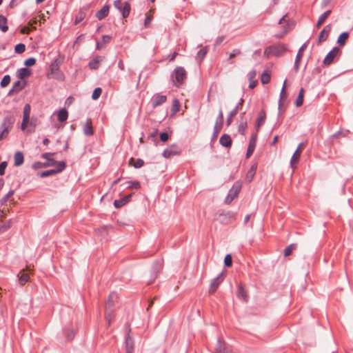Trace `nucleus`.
Wrapping results in <instances>:
<instances>
[{
    "label": "nucleus",
    "instance_id": "15",
    "mask_svg": "<svg viewBox=\"0 0 353 353\" xmlns=\"http://www.w3.org/2000/svg\"><path fill=\"white\" fill-rule=\"evenodd\" d=\"M110 6L108 4H105L101 10L96 13V17L99 20L105 19L109 14Z\"/></svg>",
    "mask_w": 353,
    "mask_h": 353
},
{
    "label": "nucleus",
    "instance_id": "63",
    "mask_svg": "<svg viewBox=\"0 0 353 353\" xmlns=\"http://www.w3.org/2000/svg\"><path fill=\"white\" fill-rule=\"evenodd\" d=\"M29 121H30L29 120L25 121L23 119L21 125V130H23V131L26 130V129L27 128L28 124L29 123Z\"/></svg>",
    "mask_w": 353,
    "mask_h": 353
},
{
    "label": "nucleus",
    "instance_id": "16",
    "mask_svg": "<svg viewBox=\"0 0 353 353\" xmlns=\"http://www.w3.org/2000/svg\"><path fill=\"white\" fill-rule=\"evenodd\" d=\"M219 143L225 148H230L232 145V139L230 136L227 134H223L219 139Z\"/></svg>",
    "mask_w": 353,
    "mask_h": 353
},
{
    "label": "nucleus",
    "instance_id": "57",
    "mask_svg": "<svg viewBox=\"0 0 353 353\" xmlns=\"http://www.w3.org/2000/svg\"><path fill=\"white\" fill-rule=\"evenodd\" d=\"M114 7L119 11H121V8L123 6L121 0H115L114 1Z\"/></svg>",
    "mask_w": 353,
    "mask_h": 353
},
{
    "label": "nucleus",
    "instance_id": "3",
    "mask_svg": "<svg viewBox=\"0 0 353 353\" xmlns=\"http://www.w3.org/2000/svg\"><path fill=\"white\" fill-rule=\"evenodd\" d=\"M171 78L173 79L174 84L177 87H179L185 82L187 78V72L184 68L181 66L176 67L174 70L171 75Z\"/></svg>",
    "mask_w": 353,
    "mask_h": 353
},
{
    "label": "nucleus",
    "instance_id": "55",
    "mask_svg": "<svg viewBox=\"0 0 353 353\" xmlns=\"http://www.w3.org/2000/svg\"><path fill=\"white\" fill-rule=\"evenodd\" d=\"M221 216H225V218L230 219H235L236 214L233 212H227L224 214H221Z\"/></svg>",
    "mask_w": 353,
    "mask_h": 353
},
{
    "label": "nucleus",
    "instance_id": "51",
    "mask_svg": "<svg viewBox=\"0 0 353 353\" xmlns=\"http://www.w3.org/2000/svg\"><path fill=\"white\" fill-rule=\"evenodd\" d=\"M246 129H247V122L246 121L241 122L239 125V128H238L239 132H240L242 134H244Z\"/></svg>",
    "mask_w": 353,
    "mask_h": 353
},
{
    "label": "nucleus",
    "instance_id": "52",
    "mask_svg": "<svg viewBox=\"0 0 353 353\" xmlns=\"http://www.w3.org/2000/svg\"><path fill=\"white\" fill-rule=\"evenodd\" d=\"M224 264L227 267H230L232 264V259L230 254H227L224 259Z\"/></svg>",
    "mask_w": 353,
    "mask_h": 353
},
{
    "label": "nucleus",
    "instance_id": "20",
    "mask_svg": "<svg viewBox=\"0 0 353 353\" xmlns=\"http://www.w3.org/2000/svg\"><path fill=\"white\" fill-rule=\"evenodd\" d=\"M87 10L88 9L86 8H81L79 9V10L75 17V20H74L75 24H78L79 23L85 19V17L86 16Z\"/></svg>",
    "mask_w": 353,
    "mask_h": 353
},
{
    "label": "nucleus",
    "instance_id": "18",
    "mask_svg": "<svg viewBox=\"0 0 353 353\" xmlns=\"http://www.w3.org/2000/svg\"><path fill=\"white\" fill-rule=\"evenodd\" d=\"M83 133L86 136H92L94 134V130L92 126V121L90 119H88L85 123L83 125Z\"/></svg>",
    "mask_w": 353,
    "mask_h": 353
},
{
    "label": "nucleus",
    "instance_id": "4",
    "mask_svg": "<svg viewBox=\"0 0 353 353\" xmlns=\"http://www.w3.org/2000/svg\"><path fill=\"white\" fill-rule=\"evenodd\" d=\"M286 50V47L285 45L281 43H278L276 45L270 46L265 48L264 51V55L269 56H281L284 52Z\"/></svg>",
    "mask_w": 353,
    "mask_h": 353
},
{
    "label": "nucleus",
    "instance_id": "33",
    "mask_svg": "<svg viewBox=\"0 0 353 353\" xmlns=\"http://www.w3.org/2000/svg\"><path fill=\"white\" fill-rule=\"evenodd\" d=\"M134 161L133 158H131L129 161V164L133 165L135 168H140L144 165V161L141 159H137L134 163L132 164V162Z\"/></svg>",
    "mask_w": 353,
    "mask_h": 353
},
{
    "label": "nucleus",
    "instance_id": "13",
    "mask_svg": "<svg viewBox=\"0 0 353 353\" xmlns=\"http://www.w3.org/2000/svg\"><path fill=\"white\" fill-rule=\"evenodd\" d=\"M130 330L128 333L125 335V353H134V340L130 335Z\"/></svg>",
    "mask_w": 353,
    "mask_h": 353
},
{
    "label": "nucleus",
    "instance_id": "60",
    "mask_svg": "<svg viewBox=\"0 0 353 353\" xmlns=\"http://www.w3.org/2000/svg\"><path fill=\"white\" fill-rule=\"evenodd\" d=\"M112 37L109 35H103L102 37L101 43L105 45L110 42Z\"/></svg>",
    "mask_w": 353,
    "mask_h": 353
},
{
    "label": "nucleus",
    "instance_id": "47",
    "mask_svg": "<svg viewBox=\"0 0 353 353\" xmlns=\"http://www.w3.org/2000/svg\"><path fill=\"white\" fill-rule=\"evenodd\" d=\"M101 92H102V90L101 88H95L92 94V99H94V100L98 99L99 98Z\"/></svg>",
    "mask_w": 353,
    "mask_h": 353
},
{
    "label": "nucleus",
    "instance_id": "58",
    "mask_svg": "<svg viewBox=\"0 0 353 353\" xmlns=\"http://www.w3.org/2000/svg\"><path fill=\"white\" fill-rule=\"evenodd\" d=\"M285 83H286V81H284V83L283 85V88H282L281 93H280V100H279V105H281V100H282L283 97H284L285 95Z\"/></svg>",
    "mask_w": 353,
    "mask_h": 353
},
{
    "label": "nucleus",
    "instance_id": "36",
    "mask_svg": "<svg viewBox=\"0 0 353 353\" xmlns=\"http://www.w3.org/2000/svg\"><path fill=\"white\" fill-rule=\"evenodd\" d=\"M25 85H26V83L24 82H22L21 81H17L13 84L12 88L17 92H19L24 88Z\"/></svg>",
    "mask_w": 353,
    "mask_h": 353
},
{
    "label": "nucleus",
    "instance_id": "64",
    "mask_svg": "<svg viewBox=\"0 0 353 353\" xmlns=\"http://www.w3.org/2000/svg\"><path fill=\"white\" fill-rule=\"evenodd\" d=\"M151 21H152V17L150 15L146 16V17L145 19V22H144L145 27L148 28L149 26V25L150 24Z\"/></svg>",
    "mask_w": 353,
    "mask_h": 353
},
{
    "label": "nucleus",
    "instance_id": "17",
    "mask_svg": "<svg viewBox=\"0 0 353 353\" xmlns=\"http://www.w3.org/2000/svg\"><path fill=\"white\" fill-rule=\"evenodd\" d=\"M330 30H331L330 26L328 25V26H326L325 27H324L323 30L319 34V43H321V42L325 41L327 40V39L328 38V36H329Z\"/></svg>",
    "mask_w": 353,
    "mask_h": 353
},
{
    "label": "nucleus",
    "instance_id": "26",
    "mask_svg": "<svg viewBox=\"0 0 353 353\" xmlns=\"http://www.w3.org/2000/svg\"><path fill=\"white\" fill-rule=\"evenodd\" d=\"M68 112L65 108H63L58 112L57 119H58L59 121H60V122L65 121L68 119Z\"/></svg>",
    "mask_w": 353,
    "mask_h": 353
},
{
    "label": "nucleus",
    "instance_id": "19",
    "mask_svg": "<svg viewBox=\"0 0 353 353\" xmlns=\"http://www.w3.org/2000/svg\"><path fill=\"white\" fill-rule=\"evenodd\" d=\"M256 76V72L255 70H252L248 73V79L250 81L249 88L253 89L256 87L257 81L255 80V77Z\"/></svg>",
    "mask_w": 353,
    "mask_h": 353
},
{
    "label": "nucleus",
    "instance_id": "23",
    "mask_svg": "<svg viewBox=\"0 0 353 353\" xmlns=\"http://www.w3.org/2000/svg\"><path fill=\"white\" fill-rule=\"evenodd\" d=\"M221 282V281L220 280V276H218L217 277L214 279L210 283V292L214 293L218 288Z\"/></svg>",
    "mask_w": 353,
    "mask_h": 353
},
{
    "label": "nucleus",
    "instance_id": "24",
    "mask_svg": "<svg viewBox=\"0 0 353 353\" xmlns=\"http://www.w3.org/2000/svg\"><path fill=\"white\" fill-rule=\"evenodd\" d=\"M331 13V10H327L324 13L320 15L319 17L318 21L316 23V28H319L325 22V21L327 19V18L329 17V15Z\"/></svg>",
    "mask_w": 353,
    "mask_h": 353
},
{
    "label": "nucleus",
    "instance_id": "9",
    "mask_svg": "<svg viewBox=\"0 0 353 353\" xmlns=\"http://www.w3.org/2000/svg\"><path fill=\"white\" fill-rule=\"evenodd\" d=\"M341 53V50L338 47H334L333 49L328 52L323 60V63L326 65H330L333 61L335 57L340 55Z\"/></svg>",
    "mask_w": 353,
    "mask_h": 353
},
{
    "label": "nucleus",
    "instance_id": "21",
    "mask_svg": "<svg viewBox=\"0 0 353 353\" xmlns=\"http://www.w3.org/2000/svg\"><path fill=\"white\" fill-rule=\"evenodd\" d=\"M103 58L102 57H97L89 62V68L92 70L98 69L100 65V63L103 61Z\"/></svg>",
    "mask_w": 353,
    "mask_h": 353
},
{
    "label": "nucleus",
    "instance_id": "53",
    "mask_svg": "<svg viewBox=\"0 0 353 353\" xmlns=\"http://www.w3.org/2000/svg\"><path fill=\"white\" fill-rule=\"evenodd\" d=\"M36 63V59L33 57L26 59L24 62V65L27 67H31Z\"/></svg>",
    "mask_w": 353,
    "mask_h": 353
},
{
    "label": "nucleus",
    "instance_id": "39",
    "mask_svg": "<svg viewBox=\"0 0 353 353\" xmlns=\"http://www.w3.org/2000/svg\"><path fill=\"white\" fill-rule=\"evenodd\" d=\"M296 249V244H290L288 245L284 250V255L285 256H288L291 254V253Z\"/></svg>",
    "mask_w": 353,
    "mask_h": 353
},
{
    "label": "nucleus",
    "instance_id": "32",
    "mask_svg": "<svg viewBox=\"0 0 353 353\" xmlns=\"http://www.w3.org/2000/svg\"><path fill=\"white\" fill-rule=\"evenodd\" d=\"M30 110H31V108H30V104H28V103L26 104L23 108V119L25 121H26V120L30 121Z\"/></svg>",
    "mask_w": 353,
    "mask_h": 353
},
{
    "label": "nucleus",
    "instance_id": "38",
    "mask_svg": "<svg viewBox=\"0 0 353 353\" xmlns=\"http://www.w3.org/2000/svg\"><path fill=\"white\" fill-rule=\"evenodd\" d=\"M303 102V89L301 88L296 99L295 104L297 107L302 105Z\"/></svg>",
    "mask_w": 353,
    "mask_h": 353
},
{
    "label": "nucleus",
    "instance_id": "45",
    "mask_svg": "<svg viewBox=\"0 0 353 353\" xmlns=\"http://www.w3.org/2000/svg\"><path fill=\"white\" fill-rule=\"evenodd\" d=\"M10 75L6 74V75H5V76L3 77V79H2V80H1V83H0V85H1L2 88H5V87H6L7 85H8V84L10 83Z\"/></svg>",
    "mask_w": 353,
    "mask_h": 353
},
{
    "label": "nucleus",
    "instance_id": "42",
    "mask_svg": "<svg viewBox=\"0 0 353 353\" xmlns=\"http://www.w3.org/2000/svg\"><path fill=\"white\" fill-rule=\"evenodd\" d=\"M127 183L128 184V188L130 189H136L138 190L141 188V184L137 181H128Z\"/></svg>",
    "mask_w": 353,
    "mask_h": 353
},
{
    "label": "nucleus",
    "instance_id": "12",
    "mask_svg": "<svg viewBox=\"0 0 353 353\" xmlns=\"http://www.w3.org/2000/svg\"><path fill=\"white\" fill-rule=\"evenodd\" d=\"M256 139H257V137H256V134L252 135L250 142H249L247 152H246V158L247 159H248L251 157V155L253 154V152L255 150L256 145Z\"/></svg>",
    "mask_w": 353,
    "mask_h": 353
},
{
    "label": "nucleus",
    "instance_id": "31",
    "mask_svg": "<svg viewBox=\"0 0 353 353\" xmlns=\"http://www.w3.org/2000/svg\"><path fill=\"white\" fill-rule=\"evenodd\" d=\"M30 74V72L26 68H23L17 70V77L21 79L28 77Z\"/></svg>",
    "mask_w": 353,
    "mask_h": 353
},
{
    "label": "nucleus",
    "instance_id": "40",
    "mask_svg": "<svg viewBox=\"0 0 353 353\" xmlns=\"http://www.w3.org/2000/svg\"><path fill=\"white\" fill-rule=\"evenodd\" d=\"M301 151H298L296 150V151L294 152V153L293 154V155L291 158L290 163H291L292 166L293 165L294 163H296L299 161L300 156H301Z\"/></svg>",
    "mask_w": 353,
    "mask_h": 353
},
{
    "label": "nucleus",
    "instance_id": "28",
    "mask_svg": "<svg viewBox=\"0 0 353 353\" xmlns=\"http://www.w3.org/2000/svg\"><path fill=\"white\" fill-rule=\"evenodd\" d=\"M208 51V47H204L202 49H201L196 54V59L198 61L201 62L205 58L207 52Z\"/></svg>",
    "mask_w": 353,
    "mask_h": 353
},
{
    "label": "nucleus",
    "instance_id": "25",
    "mask_svg": "<svg viewBox=\"0 0 353 353\" xmlns=\"http://www.w3.org/2000/svg\"><path fill=\"white\" fill-rule=\"evenodd\" d=\"M266 118L265 112L263 110L259 112L256 119V128H259L265 122Z\"/></svg>",
    "mask_w": 353,
    "mask_h": 353
},
{
    "label": "nucleus",
    "instance_id": "48",
    "mask_svg": "<svg viewBox=\"0 0 353 353\" xmlns=\"http://www.w3.org/2000/svg\"><path fill=\"white\" fill-rule=\"evenodd\" d=\"M11 220H8L6 222H5L2 225L0 226V232H5L8 229H9L11 227Z\"/></svg>",
    "mask_w": 353,
    "mask_h": 353
},
{
    "label": "nucleus",
    "instance_id": "22",
    "mask_svg": "<svg viewBox=\"0 0 353 353\" xmlns=\"http://www.w3.org/2000/svg\"><path fill=\"white\" fill-rule=\"evenodd\" d=\"M14 161L15 166L19 167V166L21 165L24 161L23 154L20 151L15 152L14 157Z\"/></svg>",
    "mask_w": 353,
    "mask_h": 353
},
{
    "label": "nucleus",
    "instance_id": "56",
    "mask_svg": "<svg viewBox=\"0 0 353 353\" xmlns=\"http://www.w3.org/2000/svg\"><path fill=\"white\" fill-rule=\"evenodd\" d=\"M223 111L221 110H220V111L219 112V115L216 119L217 124L219 125H219H223Z\"/></svg>",
    "mask_w": 353,
    "mask_h": 353
},
{
    "label": "nucleus",
    "instance_id": "14",
    "mask_svg": "<svg viewBox=\"0 0 353 353\" xmlns=\"http://www.w3.org/2000/svg\"><path fill=\"white\" fill-rule=\"evenodd\" d=\"M242 102L243 99H241V101L238 103L235 108L229 113L226 121V124L228 126H229L232 123L233 117L237 114L239 109L242 105Z\"/></svg>",
    "mask_w": 353,
    "mask_h": 353
},
{
    "label": "nucleus",
    "instance_id": "61",
    "mask_svg": "<svg viewBox=\"0 0 353 353\" xmlns=\"http://www.w3.org/2000/svg\"><path fill=\"white\" fill-rule=\"evenodd\" d=\"M169 139V135L167 132H163L160 134V139L163 142H166Z\"/></svg>",
    "mask_w": 353,
    "mask_h": 353
},
{
    "label": "nucleus",
    "instance_id": "50",
    "mask_svg": "<svg viewBox=\"0 0 353 353\" xmlns=\"http://www.w3.org/2000/svg\"><path fill=\"white\" fill-rule=\"evenodd\" d=\"M126 203H127V200H123V199H119V200H115L114 201V205L117 208H119L123 206L124 205H125Z\"/></svg>",
    "mask_w": 353,
    "mask_h": 353
},
{
    "label": "nucleus",
    "instance_id": "29",
    "mask_svg": "<svg viewBox=\"0 0 353 353\" xmlns=\"http://www.w3.org/2000/svg\"><path fill=\"white\" fill-rule=\"evenodd\" d=\"M348 37L349 33L347 32H344L339 35L337 40V43H339V46H344Z\"/></svg>",
    "mask_w": 353,
    "mask_h": 353
},
{
    "label": "nucleus",
    "instance_id": "49",
    "mask_svg": "<svg viewBox=\"0 0 353 353\" xmlns=\"http://www.w3.org/2000/svg\"><path fill=\"white\" fill-rule=\"evenodd\" d=\"M14 194V191L13 190H10L9 191L1 200H0V203L1 205L4 204L5 203H6V201L9 199L10 197H11Z\"/></svg>",
    "mask_w": 353,
    "mask_h": 353
},
{
    "label": "nucleus",
    "instance_id": "35",
    "mask_svg": "<svg viewBox=\"0 0 353 353\" xmlns=\"http://www.w3.org/2000/svg\"><path fill=\"white\" fill-rule=\"evenodd\" d=\"M179 109H180L179 101L176 99H174L172 101V108H171V111H172V114H176L177 112L179 111Z\"/></svg>",
    "mask_w": 353,
    "mask_h": 353
},
{
    "label": "nucleus",
    "instance_id": "37",
    "mask_svg": "<svg viewBox=\"0 0 353 353\" xmlns=\"http://www.w3.org/2000/svg\"><path fill=\"white\" fill-rule=\"evenodd\" d=\"M270 75L267 71H264L261 77V81L263 84H267L270 81Z\"/></svg>",
    "mask_w": 353,
    "mask_h": 353
},
{
    "label": "nucleus",
    "instance_id": "1",
    "mask_svg": "<svg viewBox=\"0 0 353 353\" xmlns=\"http://www.w3.org/2000/svg\"><path fill=\"white\" fill-rule=\"evenodd\" d=\"M118 298L117 294L114 292L110 294L107 303H105V319L107 321L108 326L110 325L112 321L114 319V303Z\"/></svg>",
    "mask_w": 353,
    "mask_h": 353
},
{
    "label": "nucleus",
    "instance_id": "62",
    "mask_svg": "<svg viewBox=\"0 0 353 353\" xmlns=\"http://www.w3.org/2000/svg\"><path fill=\"white\" fill-rule=\"evenodd\" d=\"M241 54V50L239 49H234L233 51L230 54V59H232L235 57L236 56Z\"/></svg>",
    "mask_w": 353,
    "mask_h": 353
},
{
    "label": "nucleus",
    "instance_id": "2",
    "mask_svg": "<svg viewBox=\"0 0 353 353\" xmlns=\"http://www.w3.org/2000/svg\"><path fill=\"white\" fill-rule=\"evenodd\" d=\"M14 119L12 116H6L4 117L1 124L0 125V141L6 139L13 128Z\"/></svg>",
    "mask_w": 353,
    "mask_h": 353
},
{
    "label": "nucleus",
    "instance_id": "54",
    "mask_svg": "<svg viewBox=\"0 0 353 353\" xmlns=\"http://www.w3.org/2000/svg\"><path fill=\"white\" fill-rule=\"evenodd\" d=\"M306 48V43H304L299 50L298 51V53L296 56V60H299V61H301V58H302V52Z\"/></svg>",
    "mask_w": 353,
    "mask_h": 353
},
{
    "label": "nucleus",
    "instance_id": "59",
    "mask_svg": "<svg viewBox=\"0 0 353 353\" xmlns=\"http://www.w3.org/2000/svg\"><path fill=\"white\" fill-rule=\"evenodd\" d=\"M7 167V163L6 161L1 162L0 163V175H3L5 174V170Z\"/></svg>",
    "mask_w": 353,
    "mask_h": 353
},
{
    "label": "nucleus",
    "instance_id": "5",
    "mask_svg": "<svg viewBox=\"0 0 353 353\" xmlns=\"http://www.w3.org/2000/svg\"><path fill=\"white\" fill-rule=\"evenodd\" d=\"M241 183L236 182L232 188L229 190V192L225 199V203L226 204H230L232 201L239 195L241 190Z\"/></svg>",
    "mask_w": 353,
    "mask_h": 353
},
{
    "label": "nucleus",
    "instance_id": "34",
    "mask_svg": "<svg viewBox=\"0 0 353 353\" xmlns=\"http://www.w3.org/2000/svg\"><path fill=\"white\" fill-rule=\"evenodd\" d=\"M237 296L239 298L242 299L245 301H248V295L246 294V292L241 285H240L238 288Z\"/></svg>",
    "mask_w": 353,
    "mask_h": 353
},
{
    "label": "nucleus",
    "instance_id": "46",
    "mask_svg": "<svg viewBox=\"0 0 353 353\" xmlns=\"http://www.w3.org/2000/svg\"><path fill=\"white\" fill-rule=\"evenodd\" d=\"M26 50V46L23 43H19L15 46L14 51L17 54H21Z\"/></svg>",
    "mask_w": 353,
    "mask_h": 353
},
{
    "label": "nucleus",
    "instance_id": "41",
    "mask_svg": "<svg viewBox=\"0 0 353 353\" xmlns=\"http://www.w3.org/2000/svg\"><path fill=\"white\" fill-rule=\"evenodd\" d=\"M256 165H252L250 170L248 171V174H247V178H250L248 179V182H250L252 181L253 176H254V174L256 173Z\"/></svg>",
    "mask_w": 353,
    "mask_h": 353
},
{
    "label": "nucleus",
    "instance_id": "7",
    "mask_svg": "<svg viewBox=\"0 0 353 353\" xmlns=\"http://www.w3.org/2000/svg\"><path fill=\"white\" fill-rule=\"evenodd\" d=\"M167 99L168 98L166 95L161 94V93H156L152 97L150 103L153 108H156L165 103L167 101Z\"/></svg>",
    "mask_w": 353,
    "mask_h": 353
},
{
    "label": "nucleus",
    "instance_id": "10",
    "mask_svg": "<svg viewBox=\"0 0 353 353\" xmlns=\"http://www.w3.org/2000/svg\"><path fill=\"white\" fill-rule=\"evenodd\" d=\"M231 352V347L225 341L221 339L218 340L214 353H230Z\"/></svg>",
    "mask_w": 353,
    "mask_h": 353
},
{
    "label": "nucleus",
    "instance_id": "8",
    "mask_svg": "<svg viewBox=\"0 0 353 353\" xmlns=\"http://www.w3.org/2000/svg\"><path fill=\"white\" fill-rule=\"evenodd\" d=\"M65 168V163L64 161H60L58 163V168L57 169H52L43 171L40 173V176L42 178L48 177L49 176L54 175L61 172Z\"/></svg>",
    "mask_w": 353,
    "mask_h": 353
},
{
    "label": "nucleus",
    "instance_id": "27",
    "mask_svg": "<svg viewBox=\"0 0 353 353\" xmlns=\"http://www.w3.org/2000/svg\"><path fill=\"white\" fill-rule=\"evenodd\" d=\"M130 9V4L128 1H125L123 3V6L121 8V11H120L122 13V16L123 18H126L129 16Z\"/></svg>",
    "mask_w": 353,
    "mask_h": 353
},
{
    "label": "nucleus",
    "instance_id": "44",
    "mask_svg": "<svg viewBox=\"0 0 353 353\" xmlns=\"http://www.w3.org/2000/svg\"><path fill=\"white\" fill-rule=\"evenodd\" d=\"M30 276L28 274H22L19 278V282L21 285L26 284L29 281Z\"/></svg>",
    "mask_w": 353,
    "mask_h": 353
},
{
    "label": "nucleus",
    "instance_id": "6",
    "mask_svg": "<svg viewBox=\"0 0 353 353\" xmlns=\"http://www.w3.org/2000/svg\"><path fill=\"white\" fill-rule=\"evenodd\" d=\"M61 62L58 59H55L50 66V74L57 80H63L64 75L60 71L59 66Z\"/></svg>",
    "mask_w": 353,
    "mask_h": 353
},
{
    "label": "nucleus",
    "instance_id": "43",
    "mask_svg": "<svg viewBox=\"0 0 353 353\" xmlns=\"http://www.w3.org/2000/svg\"><path fill=\"white\" fill-rule=\"evenodd\" d=\"M222 128V125H218L217 122H216L214 126V132L212 134V139H216L218 137L219 133L220 132Z\"/></svg>",
    "mask_w": 353,
    "mask_h": 353
},
{
    "label": "nucleus",
    "instance_id": "30",
    "mask_svg": "<svg viewBox=\"0 0 353 353\" xmlns=\"http://www.w3.org/2000/svg\"><path fill=\"white\" fill-rule=\"evenodd\" d=\"M0 30L3 32H7L8 30L7 19L1 14H0Z\"/></svg>",
    "mask_w": 353,
    "mask_h": 353
},
{
    "label": "nucleus",
    "instance_id": "11",
    "mask_svg": "<svg viewBox=\"0 0 353 353\" xmlns=\"http://www.w3.org/2000/svg\"><path fill=\"white\" fill-rule=\"evenodd\" d=\"M180 154V149L176 145H170L163 152V156L165 158H170L173 156L178 155Z\"/></svg>",
    "mask_w": 353,
    "mask_h": 353
}]
</instances>
